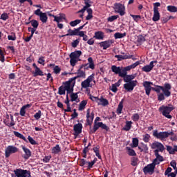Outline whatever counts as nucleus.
<instances>
[{
    "label": "nucleus",
    "instance_id": "f257e3e1",
    "mask_svg": "<svg viewBox=\"0 0 177 177\" xmlns=\"http://www.w3.org/2000/svg\"><path fill=\"white\" fill-rule=\"evenodd\" d=\"M172 86L169 83H165L164 86L156 85V87H152V90L156 93H161V91L163 92L166 97L171 96V89Z\"/></svg>",
    "mask_w": 177,
    "mask_h": 177
},
{
    "label": "nucleus",
    "instance_id": "f03ea898",
    "mask_svg": "<svg viewBox=\"0 0 177 177\" xmlns=\"http://www.w3.org/2000/svg\"><path fill=\"white\" fill-rule=\"evenodd\" d=\"M63 85L64 86H61L58 88L59 95H66V91L68 94L74 92V86L71 87V82L70 80L64 82Z\"/></svg>",
    "mask_w": 177,
    "mask_h": 177
},
{
    "label": "nucleus",
    "instance_id": "7ed1b4c3",
    "mask_svg": "<svg viewBox=\"0 0 177 177\" xmlns=\"http://www.w3.org/2000/svg\"><path fill=\"white\" fill-rule=\"evenodd\" d=\"M159 111L162 113V115L164 117H166V118H168L169 120H171L172 118V115H169L171 112L173 110H175V107L171 106V104H169V106H167L165 105H162L159 109Z\"/></svg>",
    "mask_w": 177,
    "mask_h": 177
},
{
    "label": "nucleus",
    "instance_id": "20e7f679",
    "mask_svg": "<svg viewBox=\"0 0 177 177\" xmlns=\"http://www.w3.org/2000/svg\"><path fill=\"white\" fill-rule=\"evenodd\" d=\"M169 135L174 136L175 133L173 131H160L158 133V130H154L153 131V136H154V138H156V139H160V140H164V139H167V138H168Z\"/></svg>",
    "mask_w": 177,
    "mask_h": 177
},
{
    "label": "nucleus",
    "instance_id": "39448f33",
    "mask_svg": "<svg viewBox=\"0 0 177 177\" xmlns=\"http://www.w3.org/2000/svg\"><path fill=\"white\" fill-rule=\"evenodd\" d=\"M81 55H82V52L81 50H75L74 52H72L70 55V63L71 66L72 67H74L77 63H78V61L80 60V57H81Z\"/></svg>",
    "mask_w": 177,
    "mask_h": 177
},
{
    "label": "nucleus",
    "instance_id": "423d86ee",
    "mask_svg": "<svg viewBox=\"0 0 177 177\" xmlns=\"http://www.w3.org/2000/svg\"><path fill=\"white\" fill-rule=\"evenodd\" d=\"M115 13H119L120 16L125 15V6L121 3H115L113 5Z\"/></svg>",
    "mask_w": 177,
    "mask_h": 177
},
{
    "label": "nucleus",
    "instance_id": "0eeeda50",
    "mask_svg": "<svg viewBox=\"0 0 177 177\" xmlns=\"http://www.w3.org/2000/svg\"><path fill=\"white\" fill-rule=\"evenodd\" d=\"M14 174L17 177H31V171L21 168L14 170Z\"/></svg>",
    "mask_w": 177,
    "mask_h": 177
},
{
    "label": "nucleus",
    "instance_id": "6e6552de",
    "mask_svg": "<svg viewBox=\"0 0 177 177\" xmlns=\"http://www.w3.org/2000/svg\"><path fill=\"white\" fill-rule=\"evenodd\" d=\"M74 74L77 75V76H75L69 79V81L71 82H73V85L75 84V80L78 78H86V73H85V71H82L81 68H79L77 72L75 73Z\"/></svg>",
    "mask_w": 177,
    "mask_h": 177
},
{
    "label": "nucleus",
    "instance_id": "1a4fd4ad",
    "mask_svg": "<svg viewBox=\"0 0 177 177\" xmlns=\"http://www.w3.org/2000/svg\"><path fill=\"white\" fill-rule=\"evenodd\" d=\"M93 80H95V73L91 74L86 78V80L82 82V88H92V84H91V82H92Z\"/></svg>",
    "mask_w": 177,
    "mask_h": 177
},
{
    "label": "nucleus",
    "instance_id": "9d476101",
    "mask_svg": "<svg viewBox=\"0 0 177 177\" xmlns=\"http://www.w3.org/2000/svg\"><path fill=\"white\" fill-rule=\"evenodd\" d=\"M17 151H19V148L13 145L8 146L5 150L6 158H9V157H10V154H15V153H17Z\"/></svg>",
    "mask_w": 177,
    "mask_h": 177
},
{
    "label": "nucleus",
    "instance_id": "9b49d317",
    "mask_svg": "<svg viewBox=\"0 0 177 177\" xmlns=\"http://www.w3.org/2000/svg\"><path fill=\"white\" fill-rule=\"evenodd\" d=\"M88 62L89 64L81 65L80 66V69L82 70V68H84V70L85 71L91 68V70H95V63L93 62V59L91 57H90L88 58Z\"/></svg>",
    "mask_w": 177,
    "mask_h": 177
},
{
    "label": "nucleus",
    "instance_id": "f8f14e48",
    "mask_svg": "<svg viewBox=\"0 0 177 177\" xmlns=\"http://www.w3.org/2000/svg\"><path fill=\"white\" fill-rule=\"evenodd\" d=\"M36 16L39 17V20L41 23H46L48 21V15H46V12H42L41 9H37L34 12Z\"/></svg>",
    "mask_w": 177,
    "mask_h": 177
},
{
    "label": "nucleus",
    "instance_id": "ddd939ff",
    "mask_svg": "<svg viewBox=\"0 0 177 177\" xmlns=\"http://www.w3.org/2000/svg\"><path fill=\"white\" fill-rule=\"evenodd\" d=\"M86 125H92V122H93V118H95V113L92 111L91 113V109L86 110Z\"/></svg>",
    "mask_w": 177,
    "mask_h": 177
},
{
    "label": "nucleus",
    "instance_id": "4468645a",
    "mask_svg": "<svg viewBox=\"0 0 177 177\" xmlns=\"http://www.w3.org/2000/svg\"><path fill=\"white\" fill-rule=\"evenodd\" d=\"M154 169H156V167L153 166V164L150 163L145 166L143 168L142 171L145 175H147V174H149V175H153L154 174Z\"/></svg>",
    "mask_w": 177,
    "mask_h": 177
},
{
    "label": "nucleus",
    "instance_id": "2eb2a0df",
    "mask_svg": "<svg viewBox=\"0 0 177 177\" xmlns=\"http://www.w3.org/2000/svg\"><path fill=\"white\" fill-rule=\"evenodd\" d=\"M73 131H74V136L75 139L78 138V135L82 133V124L81 123H77L73 126Z\"/></svg>",
    "mask_w": 177,
    "mask_h": 177
},
{
    "label": "nucleus",
    "instance_id": "dca6fc26",
    "mask_svg": "<svg viewBox=\"0 0 177 177\" xmlns=\"http://www.w3.org/2000/svg\"><path fill=\"white\" fill-rule=\"evenodd\" d=\"M138 84L137 80H133L132 82H130L129 83H126L124 84V88L127 91V92H131V91H133V88L135 86H136Z\"/></svg>",
    "mask_w": 177,
    "mask_h": 177
},
{
    "label": "nucleus",
    "instance_id": "f3484780",
    "mask_svg": "<svg viewBox=\"0 0 177 177\" xmlns=\"http://www.w3.org/2000/svg\"><path fill=\"white\" fill-rule=\"evenodd\" d=\"M114 44V40L113 39H108L104 41H101L99 43V45L101 48H103L104 50L109 49Z\"/></svg>",
    "mask_w": 177,
    "mask_h": 177
},
{
    "label": "nucleus",
    "instance_id": "a211bd4d",
    "mask_svg": "<svg viewBox=\"0 0 177 177\" xmlns=\"http://www.w3.org/2000/svg\"><path fill=\"white\" fill-rule=\"evenodd\" d=\"M142 85L145 88L146 95H147V96H150V92H151V89H153V87H151V85H153V82L145 81Z\"/></svg>",
    "mask_w": 177,
    "mask_h": 177
},
{
    "label": "nucleus",
    "instance_id": "6ab92c4d",
    "mask_svg": "<svg viewBox=\"0 0 177 177\" xmlns=\"http://www.w3.org/2000/svg\"><path fill=\"white\" fill-rule=\"evenodd\" d=\"M151 149H158L154 151H158V153L159 151H160V153H162V151L165 150V147H164V145L158 142L152 143Z\"/></svg>",
    "mask_w": 177,
    "mask_h": 177
},
{
    "label": "nucleus",
    "instance_id": "aec40b11",
    "mask_svg": "<svg viewBox=\"0 0 177 177\" xmlns=\"http://www.w3.org/2000/svg\"><path fill=\"white\" fill-rule=\"evenodd\" d=\"M111 68V71L115 74H118L119 77H124V75L122 74V69H121V67L113 65Z\"/></svg>",
    "mask_w": 177,
    "mask_h": 177
},
{
    "label": "nucleus",
    "instance_id": "412c9836",
    "mask_svg": "<svg viewBox=\"0 0 177 177\" xmlns=\"http://www.w3.org/2000/svg\"><path fill=\"white\" fill-rule=\"evenodd\" d=\"M22 150L25 153V154L24 156H22L23 158H24V160H28V158H30V157H31V151L30 150V149H28L24 146L22 147Z\"/></svg>",
    "mask_w": 177,
    "mask_h": 177
},
{
    "label": "nucleus",
    "instance_id": "4be33fe9",
    "mask_svg": "<svg viewBox=\"0 0 177 177\" xmlns=\"http://www.w3.org/2000/svg\"><path fill=\"white\" fill-rule=\"evenodd\" d=\"M121 78H123L124 82L129 83L132 82V80H135V76L133 75L126 74L124 76H120Z\"/></svg>",
    "mask_w": 177,
    "mask_h": 177
},
{
    "label": "nucleus",
    "instance_id": "5701e85b",
    "mask_svg": "<svg viewBox=\"0 0 177 177\" xmlns=\"http://www.w3.org/2000/svg\"><path fill=\"white\" fill-rule=\"evenodd\" d=\"M74 35H78V31H77V29L75 28L73 30L71 29H68V33L66 35H64L62 36V37H73Z\"/></svg>",
    "mask_w": 177,
    "mask_h": 177
},
{
    "label": "nucleus",
    "instance_id": "b1692460",
    "mask_svg": "<svg viewBox=\"0 0 177 177\" xmlns=\"http://www.w3.org/2000/svg\"><path fill=\"white\" fill-rule=\"evenodd\" d=\"M142 145V147L140 146H138V149H140V151L142 153V152H144L145 153H149V147H147V145L145 144V143H141Z\"/></svg>",
    "mask_w": 177,
    "mask_h": 177
},
{
    "label": "nucleus",
    "instance_id": "393cba45",
    "mask_svg": "<svg viewBox=\"0 0 177 177\" xmlns=\"http://www.w3.org/2000/svg\"><path fill=\"white\" fill-rule=\"evenodd\" d=\"M94 38H95V39L103 40V39H104V33H103V32H102V31L95 32Z\"/></svg>",
    "mask_w": 177,
    "mask_h": 177
},
{
    "label": "nucleus",
    "instance_id": "a878e982",
    "mask_svg": "<svg viewBox=\"0 0 177 177\" xmlns=\"http://www.w3.org/2000/svg\"><path fill=\"white\" fill-rule=\"evenodd\" d=\"M99 149H100V147L99 145H97L96 147L93 148V150L95 153L96 157H97L99 160H102V156H100V151L99 150Z\"/></svg>",
    "mask_w": 177,
    "mask_h": 177
},
{
    "label": "nucleus",
    "instance_id": "bb28decb",
    "mask_svg": "<svg viewBox=\"0 0 177 177\" xmlns=\"http://www.w3.org/2000/svg\"><path fill=\"white\" fill-rule=\"evenodd\" d=\"M122 109H124V100H122L118 104L116 113L120 115V114L122 113Z\"/></svg>",
    "mask_w": 177,
    "mask_h": 177
},
{
    "label": "nucleus",
    "instance_id": "cd10ccee",
    "mask_svg": "<svg viewBox=\"0 0 177 177\" xmlns=\"http://www.w3.org/2000/svg\"><path fill=\"white\" fill-rule=\"evenodd\" d=\"M160 12H158V10H153V16L152 18L153 21H158L160 20Z\"/></svg>",
    "mask_w": 177,
    "mask_h": 177
},
{
    "label": "nucleus",
    "instance_id": "c85d7f7f",
    "mask_svg": "<svg viewBox=\"0 0 177 177\" xmlns=\"http://www.w3.org/2000/svg\"><path fill=\"white\" fill-rule=\"evenodd\" d=\"M132 124H133L132 121H127L126 124L122 128V130L126 131L127 132H128L129 131H131V128H132Z\"/></svg>",
    "mask_w": 177,
    "mask_h": 177
},
{
    "label": "nucleus",
    "instance_id": "c756f323",
    "mask_svg": "<svg viewBox=\"0 0 177 177\" xmlns=\"http://www.w3.org/2000/svg\"><path fill=\"white\" fill-rule=\"evenodd\" d=\"M86 104H88V101L82 100L79 104V108H78L79 111H82L85 110V107L86 106Z\"/></svg>",
    "mask_w": 177,
    "mask_h": 177
},
{
    "label": "nucleus",
    "instance_id": "7c9ffc66",
    "mask_svg": "<svg viewBox=\"0 0 177 177\" xmlns=\"http://www.w3.org/2000/svg\"><path fill=\"white\" fill-rule=\"evenodd\" d=\"M53 154H59L60 151H62V148H60V145H56V146L53 147L51 150Z\"/></svg>",
    "mask_w": 177,
    "mask_h": 177
},
{
    "label": "nucleus",
    "instance_id": "2f4dec72",
    "mask_svg": "<svg viewBox=\"0 0 177 177\" xmlns=\"http://www.w3.org/2000/svg\"><path fill=\"white\" fill-rule=\"evenodd\" d=\"M100 122H94L93 128L90 130V133H95L96 131L100 128Z\"/></svg>",
    "mask_w": 177,
    "mask_h": 177
},
{
    "label": "nucleus",
    "instance_id": "473e14b6",
    "mask_svg": "<svg viewBox=\"0 0 177 177\" xmlns=\"http://www.w3.org/2000/svg\"><path fill=\"white\" fill-rule=\"evenodd\" d=\"M38 75L44 76V72L39 68H36L35 72H33V77H38Z\"/></svg>",
    "mask_w": 177,
    "mask_h": 177
},
{
    "label": "nucleus",
    "instance_id": "72a5a7b5",
    "mask_svg": "<svg viewBox=\"0 0 177 177\" xmlns=\"http://www.w3.org/2000/svg\"><path fill=\"white\" fill-rule=\"evenodd\" d=\"M88 15L86 17V20H91V19H93V10L92 8H88L86 10Z\"/></svg>",
    "mask_w": 177,
    "mask_h": 177
},
{
    "label": "nucleus",
    "instance_id": "f704fd0d",
    "mask_svg": "<svg viewBox=\"0 0 177 177\" xmlns=\"http://www.w3.org/2000/svg\"><path fill=\"white\" fill-rule=\"evenodd\" d=\"M115 39H121V38H124L127 37V32L121 33L116 32L114 34Z\"/></svg>",
    "mask_w": 177,
    "mask_h": 177
},
{
    "label": "nucleus",
    "instance_id": "c9c22d12",
    "mask_svg": "<svg viewBox=\"0 0 177 177\" xmlns=\"http://www.w3.org/2000/svg\"><path fill=\"white\" fill-rule=\"evenodd\" d=\"M14 135L17 138H19V139H22L24 142H28L27 138L23 136V134L20 133L19 131H14Z\"/></svg>",
    "mask_w": 177,
    "mask_h": 177
},
{
    "label": "nucleus",
    "instance_id": "e433bc0d",
    "mask_svg": "<svg viewBox=\"0 0 177 177\" xmlns=\"http://www.w3.org/2000/svg\"><path fill=\"white\" fill-rule=\"evenodd\" d=\"M132 149H134L135 147H139V139H138L137 138H133L132 139Z\"/></svg>",
    "mask_w": 177,
    "mask_h": 177
},
{
    "label": "nucleus",
    "instance_id": "4c0bfd02",
    "mask_svg": "<svg viewBox=\"0 0 177 177\" xmlns=\"http://www.w3.org/2000/svg\"><path fill=\"white\" fill-rule=\"evenodd\" d=\"M138 161L139 159L138 158V157H132L131 158V165H132L133 167H136V165H138Z\"/></svg>",
    "mask_w": 177,
    "mask_h": 177
},
{
    "label": "nucleus",
    "instance_id": "58836bf2",
    "mask_svg": "<svg viewBox=\"0 0 177 177\" xmlns=\"http://www.w3.org/2000/svg\"><path fill=\"white\" fill-rule=\"evenodd\" d=\"M167 10L170 13H176L177 12V7L175 6H168Z\"/></svg>",
    "mask_w": 177,
    "mask_h": 177
},
{
    "label": "nucleus",
    "instance_id": "ea45409f",
    "mask_svg": "<svg viewBox=\"0 0 177 177\" xmlns=\"http://www.w3.org/2000/svg\"><path fill=\"white\" fill-rule=\"evenodd\" d=\"M30 24L35 30H37V28H38V26H39V23L35 19H32L30 21Z\"/></svg>",
    "mask_w": 177,
    "mask_h": 177
},
{
    "label": "nucleus",
    "instance_id": "a19ab883",
    "mask_svg": "<svg viewBox=\"0 0 177 177\" xmlns=\"http://www.w3.org/2000/svg\"><path fill=\"white\" fill-rule=\"evenodd\" d=\"M154 154H155L156 158L158 159L159 161H160V162H162V161H164V157L160 155V153H158V151H154Z\"/></svg>",
    "mask_w": 177,
    "mask_h": 177
},
{
    "label": "nucleus",
    "instance_id": "79ce46f5",
    "mask_svg": "<svg viewBox=\"0 0 177 177\" xmlns=\"http://www.w3.org/2000/svg\"><path fill=\"white\" fill-rule=\"evenodd\" d=\"M127 154H129L131 156H136V152H135V150L132 149L129 147H127Z\"/></svg>",
    "mask_w": 177,
    "mask_h": 177
},
{
    "label": "nucleus",
    "instance_id": "37998d69",
    "mask_svg": "<svg viewBox=\"0 0 177 177\" xmlns=\"http://www.w3.org/2000/svg\"><path fill=\"white\" fill-rule=\"evenodd\" d=\"M122 70L123 77H124V75H127V74H128V71L132 70V68L131 67V65H130L123 68Z\"/></svg>",
    "mask_w": 177,
    "mask_h": 177
},
{
    "label": "nucleus",
    "instance_id": "c03bdc74",
    "mask_svg": "<svg viewBox=\"0 0 177 177\" xmlns=\"http://www.w3.org/2000/svg\"><path fill=\"white\" fill-rule=\"evenodd\" d=\"M78 99V93H71V102H75Z\"/></svg>",
    "mask_w": 177,
    "mask_h": 177
},
{
    "label": "nucleus",
    "instance_id": "a18cd8bd",
    "mask_svg": "<svg viewBox=\"0 0 177 177\" xmlns=\"http://www.w3.org/2000/svg\"><path fill=\"white\" fill-rule=\"evenodd\" d=\"M98 100L100 101L102 106H109V100H107V99L101 97V98H99Z\"/></svg>",
    "mask_w": 177,
    "mask_h": 177
},
{
    "label": "nucleus",
    "instance_id": "49530a36",
    "mask_svg": "<svg viewBox=\"0 0 177 177\" xmlns=\"http://www.w3.org/2000/svg\"><path fill=\"white\" fill-rule=\"evenodd\" d=\"M167 147V151H168L169 154H175V148L172 147L169 145H166Z\"/></svg>",
    "mask_w": 177,
    "mask_h": 177
},
{
    "label": "nucleus",
    "instance_id": "de8ad7c7",
    "mask_svg": "<svg viewBox=\"0 0 177 177\" xmlns=\"http://www.w3.org/2000/svg\"><path fill=\"white\" fill-rule=\"evenodd\" d=\"M100 128H102L106 132H109V131H110V127H107V125H106V124H104L102 122H100Z\"/></svg>",
    "mask_w": 177,
    "mask_h": 177
},
{
    "label": "nucleus",
    "instance_id": "09e8293b",
    "mask_svg": "<svg viewBox=\"0 0 177 177\" xmlns=\"http://www.w3.org/2000/svg\"><path fill=\"white\" fill-rule=\"evenodd\" d=\"M81 23V19H76L75 21H72L69 23L71 27H75V26H78Z\"/></svg>",
    "mask_w": 177,
    "mask_h": 177
},
{
    "label": "nucleus",
    "instance_id": "8fccbe9b",
    "mask_svg": "<svg viewBox=\"0 0 177 177\" xmlns=\"http://www.w3.org/2000/svg\"><path fill=\"white\" fill-rule=\"evenodd\" d=\"M8 41H16L17 37H16V33L15 32H11V35H9L8 36Z\"/></svg>",
    "mask_w": 177,
    "mask_h": 177
},
{
    "label": "nucleus",
    "instance_id": "3c124183",
    "mask_svg": "<svg viewBox=\"0 0 177 177\" xmlns=\"http://www.w3.org/2000/svg\"><path fill=\"white\" fill-rule=\"evenodd\" d=\"M118 17H120L119 15H112L107 18V21H109L110 23H113V21H114V20H117Z\"/></svg>",
    "mask_w": 177,
    "mask_h": 177
},
{
    "label": "nucleus",
    "instance_id": "603ef678",
    "mask_svg": "<svg viewBox=\"0 0 177 177\" xmlns=\"http://www.w3.org/2000/svg\"><path fill=\"white\" fill-rule=\"evenodd\" d=\"M10 120H11V122L7 123V127H15V125H16V123H15V118L13 117V115H10Z\"/></svg>",
    "mask_w": 177,
    "mask_h": 177
},
{
    "label": "nucleus",
    "instance_id": "864d4df0",
    "mask_svg": "<svg viewBox=\"0 0 177 177\" xmlns=\"http://www.w3.org/2000/svg\"><path fill=\"white\" fill-rule=\"evenodd\" d=\"M142 136H143L142 140L143 142H145V143H149L150 142V136L149 133H146Z\"/></svg>",
    "mask_w": 177,
    "mask_h": 177
},
{
    "label": "nucleus",
    "instance_id": "5fc2aeb1",
    "mask_svg": "<svg viewBox=\"0 0 177 177\" xmlns=\"http://www.w3.org/2000/svg\"><path fill=\"white\" fill-rule=\"evenodd\" d=\"M158 102H162V100H165V94H164V93H159L158 95Z\"/></svg>",
    "mask_w": 177,
    "mask_h": 177
},
{
    "label": "nucleus",
    "instance_id": "6e6d98bb",
    "mask_svg": "<svg viewBox=\"0 0 177 177\" xmlns=\"http://www.w3.org/2000/svg\"><path fill=\"white\" fill-rule=\"evenodd\" d=\"M140 118V116L139 115V113H134L131 117V120H133L134 122H137V121H139Z\"/></svg>",
    "mask_w": 177,
    "mask_h": 177
},
{
    "label": "nucleus",
    "instance_id": "4d7b16f0",
    "mask_svg": "<svg viewBox=\"0 0 177 177\" xmlns=\"http://www.w3.org/2000/svg\"><path fill=\"white\" fill-rule=\"evenodd\" d=\"M0 19L1 20H3V21H6V20L9 19V15H8V13L3 12V14H1Z\"/></svg>",
    "mask_w": 177,
    "mask_h": 177
},
{
    "label": "nucleus",
    "instance_id": "13d9d810",
    "mask_svg": "<svg viewBox=\"0 0 177 177\" xmlns=\"http://www.w3.org/2000/svg\"><path fill=\"white\" fill-rule=\"evenodd\" d=\"M130 16L132 17L133 19L134 20V21H136V23H138V21H139V20L142 19V16L140 15H130Z\"/></svg>",
    "mask_w": 177,
    "mask_h": 177
},
{
    "label": "nucleus",
    "instance_id": "bf43d9fd",
    "mask_svg": "<svg viewBox=\"0 0 177 177\" xmlns=\"http://www.w3.org/2000/svg\"><path fill=\"white\" fill-rule=\"evenodd\" d=\"M170 165L175 170L174 171L177 172L176 160H171L170 162Z\"/></svg>",
    "mask_w": 177,
    "mask_h": 177
},
{
    "label": "nucleus",
    "instance_id": "052dcab7",
    "mask_svg": "<svg viewBox=\"0 0 177 177\" xmlns=\"http://www.w3.org/2000/svg\"><path fill=\"white\" fill-rule=\"evenodd\" d=\"M80 39H77L76 40H74L71 45H72V48H77V46H78L79 44H80Z\"/></svg>",
    "mask_w": 177,
    "mask_h": 177
},
{
    "label": "nucleus",
    "instance_id": "680f3d73",
    "mask_svg": "<svg viewBox=\"0 0 177 177\" xmlns=\"http://www.w3.org/2000/svg\"><path fill=\"white\" fill-rule=\"evenodd\" d=\"M142 70L145 73H150V71H152L153 69L149 65H147L142 67Z\"/></svg>",
    "mask_w": 177,
    "mask_h": 177
},
{
    "label": "nucleus",
    "instance_id": "e2e57ef3",
    "mask_svg": "<svg viewBox=\"0 0 177 177\" xmlns=\"http://www.w3.org/2000/svg\"><path fill=\"white\" fill-rule=\"evenodd\" d=\"M41 115H42V111H41V110H39L37 111V113H36L34 115V118H35V120H39V118H41Z\"/></svg>",
    "mask_w": 177,
    "mask_h": 177
},
{
    "label": "nucleus",
    "instance_id": "0e129e2a",
    "mask_svg": "<svg viewBox=\"0 0 177 177\" xmlns=\"http://www.w3.org/2000/svg\"><path fill=\"white\" fill-rule=\"evenodd\" d=\"M53 71L55 74H60V72L62 71V68L59 67V66H55L53 68Z\"/></svg>",
    "mask_w": 177,
    "mask_h": 177
},
{
    "label": "nucleus",
    "instance_id": "69168bd1",
    "mask_svg": "<svg viewBox=\"0 0 177 177\" xmlns=\"http://www.w3.org/2000/svg\"><path fill=\"white\" fill-rule=\"evenodd\" d=\"M28 140L29 142L30 143V145H38V142H37V141H35V140L32 139V138L30 136H28Z\"/></svg>",
    "mask_w": 177,
    "mask_h": 177
},
{
    "label": "nucleus",
    "instance_id": "338daca9",
    "mask_svg": "<svg viewBox=\"0 0 177 177\" xmlns=\"http://www.w3.org/2000/svg\"><path fill=\"white\" fill-rule=\"evenodd\" d=\"M145 41H146V38H145V37H143V35H140L138 38V42H139L140 44H142V42H145Z\"/></svg>",
    "mask_w": 177,
    "mask_h": 177
},
{
    "label": "nucleus",
    "instance_id": "774afa93",
    "mask_svg": "<svg viewBox=\"0 0 177 177\" xmlns=\"http://www.w3.org/2000/svg\"><path fill=\"white\" fill-rule=\"evenodd\" d=\"M176 175H177V171H174V172L169 173L167 175H166V176H167V177H176Z\"/></svg>",
    "mask_w": 177,
    "mask_h": 177
}]
</instances>
